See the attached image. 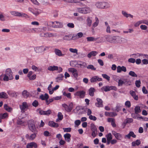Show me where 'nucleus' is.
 Segmentation results:
<instances>
[{
	"instance_id": "34",
	"label": "nucleus",
	"mask_w": 148,
	"mask_h": 148,
	"mask_svg": "<svg viewBox=\"0 0 148 148\" xmlns=\"http://www.w3.org/2000/svg\"><path fill=\"white\" fill-rule=\"evenodd\" d=\"M87 109V108L86 107H82L79 109L80 110V113L81 114H85Z\"/></svg>"
},
{
	"instance_id": "9",
	"label": "nucleus",
	"mask_w": 148,
	"mask_h": 148,
	"mask_svg": "<svg viewBox=\"0 0 148 148\" xmlns=\"http://www.w3.org/2000/svg\"><path fill=\"white\" fill-rule=\"evenodd\" d=\"M102 80V79L101 78H100L97 76H95L92 77L90 79V81L91 83L95 82L97 81L99 82Z\"/></svg>"
},
{
	"instance_id": "52",
	"label": "nucleus",
	"mask_w": 148,
	"mask_h": 148,
	"mask_svg": "<svg viewBox=\"0 0 148 148\" xmlns=\"http://www.w3.org/2000/svg\"><path fill=\"white\" fill-rule=\"evenodd\" d=\"M58 119L60 120H62L63 118V115L61 112H58Z\"/></svg>"
},
{
	"instance_id": "51",
	"label": "nucleus",
	"mask_w": 148,
	"mask_h": 148,
	"mask_svg": "<svg viewBox=\"0 0 148 148\" xmlns=\"http://www.w3.org/2000/svg\"><path fill=\"white\" fill-rule=\"evenodd\" d=\"M129 74L132 77H137V74L134 72L132 71H130L129 73Z\"/></svg>"
},
{
	"instance_id": "54",
	"label": "nucleus",
	"mask_w": 148,
	"mask_h": 148,
	"mask_svg": "<svg viewBox=\"0 0 148 148\" xmlns=\"http://www.w3.org/2000/svg\"><path fill=\"white\" fill-rule=\"evenodd\" d=\"M32 104L33 106L36 107L38 105V102L37 101L35 100L33 102Z\"/></svg>"
},
{
	"instance_id": "14",
	"label": "nucleus",
	"mask_w": 148,
	"mask_h": 148,
	"mask_svg": "<svg viewBox=\"0 0 148 148\" xmlns=\"http://www.w3.org/2000/svg\"><path fill=\"white\" fill-rule=\"evenodd\" d=\"M97 103H95L96 106L98 107H103V101L102 99L99 98H98L97 99Z\"/></svg>"
},
{
	"instance_id": "27",
	"label": "nucleus",
	"mask_w": 148,
	"mask_h": 148,
	"mask_svg": "<svg viewBox=\"0 0 148 148\" xmlns=\"http://www.w3.org/2000/svg\"><path fill=\"white\" fill-rule=\"evenodd\" d=\"M43 46H41L39 47H37L34 48L35 51L36 53H39L43 51Z\"/></svg>"
},
{
	"instance_id": "55",
	"label": "nucleus",
	"mask_w": 148,
	"mask_h": 148,
	"mask_svg": "<svg viewBox=\"0 0 148 148\" xmlns=\"http://www.w3.org/2000/svg\"><path fill=\"white\" fill-rule=\"evenodd\" d=\"M64 1L69 3H75L77 2V0H63Z\"/></svg>"
},
{
	"instance_id": "17",
	"label": "nucleus",
	"mask_w": 148,
	"mask_h": 148,
	"mask_svg": "<svg viewBox=\"0 0 148 148\" xmlns=\"http://www.w3.org/2000/svg\"><path fill=\"white\" fill-rule=\"evenodd\" d=\"M48 125L50 126L54 127L57 128L59 127L58 123H56L52 121H49V122Z\"/></svg>"
},
{
	"instance_id": "56",
	"label": "nucleus",
	"mask_w": 148,
	"mask_h": 148,
	"mask_svg": "<svg viewBox=\"0 0 148 148\" xmlns=\"http://www.w3.org/2000/svg\"><path fill=\"white\" fill-rule=\"evenodd\" d=\"M102 76L105 79H107L108 81L110 80V77L106 74H102Z\"/></svg>"
},
{
	"instance_id": "5",
	"label": "nucleus",
	"mask_w": 148,
	"mask_h": 148,
	"mask_svg": "<svg viewBox=\"0 0 148 148\" xmlns=\"http://www.w3.org/2000/svg\"><path fill=\"white\" fill-rule=\"evenodd\" d=\"M20 108L21 110V112L24 113L28 108V106L26 102H24L22 103V105H20Z\"/></svg>"
},
{
	"instance_id": "30",
	"label": "nucleus",
	"mask_w": 148,
	"mask_h": 148,
	"mask_svg": "<svg viewBox=\"0 0 148 148\" xmlns=\"http://www.w3.org/2000/svg\"><path fill=\"white\" fill-rule=\"evenodd\" d=\"M8 97V95L5 92L0 93V98L7 99Z\"/></svg>"
},
{
	"instance_id": "44",
	"label": "nucleus",
	"mask_w": 148,
	"mask_h": 148,
	"mask_svg": "<svg viewBox=\"0 0 148 148\" xmlns=\"http://www.w3.org/2000/svg\"><path fill=\"white\" fill-rule=\"evenodd\" d=\"M10 13L12 15L15 16H19L20 15V12L16 11H12L10 12Z\"/></svg>"
},
{
	"instance_id": "2",
	"label": "nucleus",
	"mask_w": 148,
	"mask_h": 148,
	"mask_svg": "<svg viewBox=\"0 0 148 148\" xmlns=\"http://www.w3.org/2000/svg\"><path fill=\"white\" fill-rule=\"evenodd\" d=\"M28 125L29 130L32 132H35L38 131L36 128L34 121L33 119L29 120L28 122Z\"/></svg>"
},
{
	"instance_id": "57",
	"label": "nucleus",
	"mask_w": 148,
	"mask_h": 148,
	"mask_svg": "<svg viewBox=\"0 0 148 148\" xmlns=\"http://www.w3.org/2000/svg\"><path fill=\"white\" fill-rule=\"evenodd\" d=\"M54 100V99L53 97L51 99H49V100H48V99H47L46 101V104L47 105H49L50 103L52 102Z\"/></svg>"
},
{
	"instance_id": "40",
	"label": "nucleus",
	"mask_w": 148,
	"mask_h": 148,
	"mask_svg": "<svg viewBox=\"0 0 148 148\" xmlns=\"http://www.w3.org/2000/svg\"><path fill=\"white\" fill-rule=\"evenodd\" d=\"M95 22L93 24L92 26L94 27H97L99 24V21L98 18L97 17H96L95 18Z\"/></svg>"
},
{
	"instance_id": "48",
	"label": "nucleus",
	"mask_w": 148,
	"mask_h": 148,
	"mask_svg": "<svg viewBox=\"0 0 148 148\" xmlns=\"http://www.w3.org/2000/svg\"><path fill=\"white\" fill-rule=\"evenodd\" d=\"M59 25H52V27L55 28H61L63 27V25L62 23H59Z\"/></svg>"
},
{
	"instance_id": "25",
	"label": "nucleus",
	"mask_w": 148,
	"mask_h": 148,
	"mask_svg": "<svg viewBox=\"0 0 148 148\" xmlns=\"http://www.w3.org/2000/svg\"><path fill=\"white\" fill-rule=\"evenodd\" d=\"M55 52L56 55L59 56H63L64 55V54H62L61 51L58 49H55Z\"/></svg>"
},
{
	"instance_id": "24",
	"label": "nucleus",
	"mask_w": 148,
	"mask_h": 148,
	"mask_svg": "<svg viewBox=\"0 0 148 148\" xmlns=\"http://www.w3.org/2000/svg\"><path fill=\"white\" fill-rule=\"evenodd\" d=\"M122 14L126 18L130 17L133 18V15L130 14H127L126 12L123 10L122 11Z\"/></svg>"
},
{
	"instance_id": "62",
	"label": "nucleus",
	"mask_w": 148,
	"mask_h": 148,
	"mask_svg": "<svg viewBox=\"0 0 148 148\" xmlns=\"http://www.w3.org/2000/svg\"><path fill=\"white\" fill-rule=\"evenodd\" d=\"M4 77L3 78V80L4 81H8L9 79V78L8 76L6 75L5 74L4 75Z\"/></svg>"
},
{
	"instance_id": "21",
	"label": "nucleus",
	"mask_w": 148,
	"mask_h": 148,
	"mask_svg": "<svg viewBox=\"0 0 148 148\" xmlns=\"http://www.w3.org/2000/svg\"><path fill=\"white\" fill-rule=\"evenodd\" d=\"M95 91V90L94 88L91 87L88 90V93L89 95L93 97L94 95V92Z\"/></svg>"
},
{
	"instance_id": "19",
	"label": "nucleus",
	"mask_w": 148,
	"mask_h": 148,
	"mask_svg": "<svg viewBox=\"0 0 148 148\" xmlns=\"http://www.w3.org/2000/svg\"><path fill=\"white\" fill-rule=\"evenodd\" d=\"M130 94L132 97L135 100L137 101L138 100V95H136V93L134 91L132 90H130Z\"/></svg>"
},
{
	"instance_id": "1",
	"label": "nucleus",
	"mask_w": 148,
	"mask_h": 148,
	"mask_svg": "<svg viewBox=\"0 0 148 148\" xmlns=\"http://www.w3.org/2000/svg\"><path fill=\"white\" fill-rule=\"evenodd\" d=\"M95 5L98 9H107L110 7V5L108 3L104 1H97Z\"/></svg>"
},
{
	"instance_id": "41",
	"label": "nucleus",
	"mask_w": 148,
	"mask_h": 148,
	"mask_svg": "<svg viewBox=\"0 0 148 148\" xmlns=\"http://www.w3.org/2000/svg\"><path fill=\"white\" fill-rule=\"evenodd\" d=\"M90 128L92 131H97V129L96 126L94 124L92 123L90 124Z\"/></svg>"
},
{
	"instance_id": "37",
	"label": "nucleus",
	"mask_w": 148,
	"mask_h": 148,
	"mask_svg": "<svg viewBox=\"0 0 148 148\" xmlns=\"http://www.w3.org/2000/svg\"><path fill=\"white\" fill-rule=\"evenodd\" d=\"M135 113L136 114H138L141 112L140 107L139 106H136L134 108Z\"/></svg>"
},
{
	"instance_id": "15",
	"label": "nucleus",
	"mask_w": 148,
	"mask_h": 148,
	"mask_svg": "<svg viewBox=\"0 0 148 148\" xmlns=\"http://www.w3.org/2000/svg\"><path fill=\"white\" fill-rule=\"evenodd\" d=\"M117 43H123L127 42V40L125 38L117 36Z\"/></svg>"
},
{
	"instance_id": "53",
	"label": "nucleus",
	"mask_w": 148,
	"mask_h": 148,
	"mask_svg": "<svg viewBox=\"0 0 148 148\" xmlns=\"http://www.w3.org/2000/svg\"><path fill=\"white\" fill-rule=\"evenodd\" d=\"M63 95L64 96H66L67 97L71 99V94L70 93H67L65 92H63Z\"/></svg>"
},
{
	"instance_id": "60",
	"label": "nucleus",
	"mask_w": 148,
	"mask_h": 148,
	"mask_svg": "<svg viewBox=\"0 0 148 148\" xmlns=\"http://www.w3.org/2000/svg\"><path fill=\"white\" fill-rule=\"evenodd\" d=\"M135 83L136 86L137 87L139 88L140 87L141 84L140 80H136Z\"/></svg>"
},
{
	"instance_id": "35",
	"label": "nucleus",
	"mask_w": 148,
	"mask_h": 148,
	"mask_svg": "<svg viewBox=\"0 0 148 148\" xmlns=\"http://www.w3.org/2000/svg\"><path fill=\"white\" fill-rule=\"evenodd\" d=\"M98 38H95L93 37H88L86 38L87 41L88 42L94 41L97 40Z\"/></svg>"
},
{
	"instance_id": "32",
	"label": "nucleus",
	"mask_w": 148,
	"mask_h": 148,
	"mask_svg": "<svg viewBox=\"0 0 148 148\" xmlns=\"http://www.w3.org/2000/svg\"><path fill=\"white\" fill-rule=\"evenodd\" d=\"M64 77L63 74H59L58 75V76L56 78V82H58L60 80H62V78Z\"/></svg>"
},
{
	"instance_id": "20",
	"label": "nucleus",
	"mask_w": 148,
	"mask_h": 148,
	"mask_svg": "<svg viewBox=\"0 0 148 148\" xmlns=\"http://www.w3.org/2000/svg\"><path fill=\"white\" fill-rule=\"evenodd\" d=\"M39 98L42 100H45L46 101V100L49 98V96L47 94L45 93L44 95L43 94L41 95L40 96Z\"/></svg>"
},
{
	"instance_id": "39",
	"label": "nucleus",
	"mask_w": 148,
	"mask_h": 148,
	"mask_svg": "<svg viewBox=\"0 0 148 148\" xmlns=\"http://www.w3.org/2000/svg\"><path fill=\"white\" fill-rule=\"evenodd\" d=\"M73 38V37L71 36V35H66L63 37V39L65 40H70Z\"/></svg>"
},
{
	"instance_id": "4",
	"label": "nucleus",
	"mask_w": 148,
	"mask_h": 148,
	"mask_svg": "<svg viewBox=\"0 0 148 148\" xmlns=\"http://www.w3.org/2000/svg\"><path fill=\"white\" fill-rule=\"evenodd\" d=\"M78 12L81 13L86 14L89 13L91 11L90 8L89 7L85 8H79L77 9Z\"/></svg>"
},
{
	"instance_id": "58",
	"label": "nucleus",
	"mask_w": 148,
	"mask_h": 148,
	"mask_svg": "<svg viewBox=\"0 0 148 148\" xmlns=\"http://www.w3.org/2000/svg\"><path fill=\"white\" fill-rule=\"evenodd\" d=\"M107 139L111 140L112 139V135L111 133H109L108 135H106Z\"/></svg>"
},
{
	"instance_id": "61",
	"label": "nucleus",
	"mask_w": 148,
	"mask_h": 148,
	"mask_svg": "<svg viewBox=\"0 0 148 148\" xmlns=\"http://www.w3.org/2000/svg\"><path fill=\"white\" fill-rule=\"evenodd\" d=\"M89 119L92 120L96 121L97 120V118L95 116H93L92 115H90L89 117Z\"/></svg>"
},
{
	"instance_id": "46",
	"label": "nucleus",
	"mask_w": 148,
	"mask_h": 148,
	"mask_svg": "<svg viewBox=\"0 0 148 148\" xmlns=\"http://www.w3.org/2000/svg\"><path fill=\"white\" fill-rule=\"evenodd\" d=\"M38 10H39L38 9H35L33 10V12H32V13L35 16H37L39 14Z\"/></svg>"
},
{
	"instance_id": "38",
	"label": "nucleus",
	"mask_w": 148,
	"mask_h": 148,
	"mask_svg": "<svg viewBox=\"0 0 148 148\" xmlns=\"http://www.w3.org/2000/svg\"><path fill=\"white\" fill-rule=\"evenodd\" d=\"M8 117V114L6 112L3 114H0V118L1 119H4Z\"/></svg>"
},
{
	"instance_id": "26",
	"label": "nucleus",
	"mask_w": 148,
	"mask_h": 148,
	"mask_svg": "<svg viewBox=\"0 0 148 148\" xmlns=\"http://www.w3.org/2000/svg\"><path fill=\"white\" fill-rule=\"evenodd\" d=\"M38 131L35 132H32L33 133L30 136V140H33L36 138Z\"/></svg>"
},
{
	"instance_id": "7",
	"label": "nucleus",
	"mask_w": 148,
	"mask_h": 148,
	"mask_svg": "<svg viewBox=\"0 0 148 148\" xmlns=\"http://www.w3.org/2000/svg\"><path fill=\"white\" fill-rule=\"evenodd\" d=\"M5 74L8 76L10 80H12L13 78L12 76V72L11 69L8 68L5 71Z\"/></svg>"
},
{
	"instance_id": "28",
	"label": "nucleus",
	"mask_w": 148,
	"mask_h": 148,
	"mask_svg": "<svg viewBox=\"0 0 148 148\" xmlns=\"http://www.w3.org/2000/svg\"><path fill=\"white\" fill-rule=\"evenodd\" d=\"M4 108L5 110L9 112H11L12 110V108L8 106L7 104H5L4 105Z\"/></svg>"
},
{
	"instance_id": "31",
	"label": "nucleus",
	"mask_w": 148,
	"mask_h": 148,
	"mask_svg": "<svg viewBox=\"0 0 148 148\" xmlns=\"http://www.w3.org/2000/svg\"><path fill=\"white\" fill-rule=\"evenodd\" d=\"M79 62H80V63H79L77 62V61H72L70 63V65L71 66H72L73 67L75 66V64H76V65L78 64V65H79L81 66V64H82V62H81L80 61H79Z\"/></svg>"
},
{
	"instance_id": "59",
	"label": "nucleus",
	"mask_w": 148,
	"mask_h": 148,
	"mask_svg": "<svg viewBox=\"0 0 148 148\" xmlns=\"http://www.w3.org/2000/svg\"><path fill=\"white\" fill-rule=\"evenodd\" d=\"M69 50L72 53H76L77 54V50L76 49L70 48L69 49Z\"/></svg>"
},
{
	"instance_id": "33",
	"label": "nucleus",
	"mask_w": 148,
	"mask_h": 148,
	"mask_svg": "<svg viewBox=\"0 0 148 148\" xmlns=\"http://www.w3.org/2000/svg\"><path fill=\"white\" fill-rule=\"evenodd\" d=\"M62 106L64 108L65 110L68 112H70L71 108H69V106L66 104H62Z\"/></svg>"
},
{
	"instance_id": "22",
	"label": "nucleus",
	"mask_w": 148,
	"mask_h": 148,
	"mask_svg": "<svg viewBox=\"0 0 148 148\" xmlns=\"http://www.w3.org/2000/svg\"><path fill=\"white\" fill-rule=\"evenodd\" d=\"M71 135L69 133H66L64 135L65 140L68 142H70L71 140Z\"/></svg>"
},
{
	"instance_id": "12",
	"label": "nucleus",
	"mask_w": 148,
	"mask_h": 148,
	"mask_svg": "<svg viewBox=\"0 0 148 148\" xmlns=\"http://www.w3.org/2000/svg\"><path fill=\"white\" fill-rule=\"evenodd\" d=\"M85 92L83 91H79L77 92L75 94V96H79L80 98H83L85 96Z\"/></svg>"
},
{
	"instance_id": "49",
	"label": "nucleus",
	"mask_w": 148,
	"mask_h": 148,
	"mask_svg": "<svg viewBox=\"0 0 148 148\" xmlns=\"http://www.w3.org/2000/svg\"><path fill=\"white\" fill-rule=\"evenodd\" d=\"M87 68L88 69H91L94 71L96 70V68H95L91 64L89 65L88 66H87Z\"/></svg>"
},
{
	"instance_id": "47",
	"label": "nucleus",
	"mask_w": 148,
	"mask_h": 148,
	"mask_svg": "<svg viewBox=\"0 0 148 148\" xmlns=\"http://www.w3.org/2000/svg\"><path fill=\"white\" fill-rule=\"evenodd\" d=\"M124 79H123V80H122L121 79H120L119 80L118 82V86H122L123 84H125Z\"/></svg>"
},
{
	"instance_id": "18",
	"label": "nucleus",
	"mask_w": 148,
	"mask_h": 148,
	"mask_svg": "<svg viewBox=\"0 0 148 148\" xmlns=\"http://www.w3.org/2000/svg\"><path fill=\"white\" fill-rule=\"evenodd\" d=\"M131 136L134 138H135L136 137V135L134 134V132L132 131L130 132L128 134L126 135L125 136V138H127L129 139L130 138V137Z\"/></svg>"
},
{
	"instance_id": "13",
	"label": "nucleus",
	"mask_w": 148,
	"mask_h": 148,
	"mask_svg": "<svg viewBox=\"0 0 148 148\" xmlns=\"http://www.w3.org/2000/svg\"><path fill=\"white\" fill-rule=\"evenodd\" d=\"M127 70L125 67L122 66L121 67L120 66H119L117 68V71L118 73H120L121 71L125 72Z\"/></svg>"
},
{
	"instance_id": "10",
	"label": "nucleus",
	"mask_w": 148,
	"mask_h": 148,
	"mask_svg": "<svg viewBox=\"0 0 148 148\" xmlns=\"http://www.w3.org/2000/svg\"><path fill=\"white\" fill-rule=\"evenodd\" d=\"M37 148L38 147L37 144L34 142H32L27 144L26 148Z\"/></svg>"
},
{
	"instance_id": "11",
	"label": "nucleus",
	"mask_w": 148,
	"mask_h": 148,
	"mask_svg": "<svg viewBox=\"0 0 148 148\" xmlns=\"http://www.w3.org/2000/svg\"><path fill=\"white\" fill-rule=\"evenodd\" d=\"M112 134L113 135L115 138L118 140H121L122 138V134L117 133L116 132L114 131H112Z\"/></svg>"
},
{
	"instance_id": "64",
	"label": "nucleus",
	"mask_w": 148,
	"mask_h": 148,
	"mask_svg": "<svg viewBox=\"0 0 148 148\" xmlns=\"http://www.w3.org/2000/svg\"><path fill=\"white\" fill-rule=\"evenodd\" d=\"M143 64H148V60L146 59H144L142 61Z\"/></svg>"
},
{
	"instance_id": "50",
	"label": "nucleus",
	"mask_w": 148,
	"mask_h": 148,
	"mask_svg": "<svg viewBox=\"0 0 148 148\" xmlns=\"http://www.w3.org/2000/svg\"><path fill=\"white\" fill-rule=\"evenodd\" d=\"M63 129L64 132H71V127L63 128Z\"/></svg>"
},
{
	"instance_id": "6",
	"label": "nucleus",
	"mask_w": 148,
	"mask_h": 148,
	"mask_svg": "<svg viewBox=\"0 0 148 148\" xmlns=\"http://www.w3.org/2000/svg\"><path fill=\"white\" fill-rule=\"evenodd\" d=\"M38 110H40L39 113L40 115L49 116L52 113L50 109L48 110L47 111H44L41 110L40 108H39Z\"/></svg>"
},
{
	"instance_id": "45",
	"label": "nucleus",
	"mask_w": 148,
	"mask_h": 148,
	"mask_svg": "<svg viewBox=\"0 0 148 148\" xmlns=\"http://www.w3.org/2000/svg\"><path fill=\"white\" fill-rule=\"evenodd\" d=\"M88 26H90L91 25L92 23V20L90 17H88L86 20Z\"/></svg>"
},
{
	"instance_id": "8",
	"label": "nucleus",
	"mask_w": 148,
	"mask_h": 148,
	"mask_svg": "<svg viewBox=\"0 0 148 148\" xmlns=\"http://www.w3.org/2000/svg\"><path fill=\"white\" fill-rule=\"evenodd\" d=\"M68 70L69 72L72 73L73 75L75 78H77L78 77V72L77 70L75 68H70Z\"/></svg>"
},
{
	"instance_id": "3",
	"label": "nucleus",
	"mask_w": 148,
	"mask_h": 148,
	"mask_svg": "<svg viewBox=\"0 0 148 148\" xmlns=\"http://www.w3.org/2000/svg\"><path fill=\"white\" fill-rule=\"evenodd\" d=\"M117 36H114L110 35H105L104 38L108 42L113 43H117Z\"/></svg>"
},
{
	"instance_id": "29",
	"label": "nucleus",
	"mask_w": 148,
	"mask_h": 148,
	"mask_svg": "<svg viewBox=\"0 0 148 148\" xmlns=\"http://www.w3.org/2000/svg\"><path fill=\"white\" fill-rule=\"evenodd\" d=\"M22 32H26V33H32V32L31 28L25 27H24L23 28Z\"/></svg>"
},
{
	"instance_id": "36",
	"label": "nucleus",
	"mask_w": 148,
	"mask_h": 148,
	"mask_svg": "<svg viewBox=\"0 0 148 148\" xmlns=\"http://www.w3.org/2000/svg\"><path fill=\"white\" fill-rule=\"evenodd\" d=\"M23 96L25 97H27L29 95V93L26 90H24L22 92Z\"/></svg>"
},
{
	"instance_id": "63",
	"label": "nucleus",
	"mask_w": 148,
	"mask_h": 148,
	"mask_svg": "<svg viewBox=\"0 0 148 148\" xmlns=\"http://www.w3.org/2000/svg\"><path fill=\"white\" fill-rule=\"evenodd\" d=\"M140 56H143V58H146L148 59V55L143 53H138Z\"/></svg>"
},
{
	"instance_id": "16",
	"label": "nucleus",
	"mask_w": 148,
	"mask_h": 148,
	"mask_svg": "<svg viewBox=\"0 0 148 148\" xmlns=\"http://www.w3.org/2000/svg\"><path fill=\"white\" fill-rule=\"evenodd\" d=\"M7 93L9 95L12 97H16L17 96V92L14 91L9 90Z\"/></svg>"
},
{
	"instance_id": "43",
	"label": "nucleus",
	"mask_w": 148,
	"mask_h": 148,
	"mask_svg": "<svg viewBox=\"0 0 148 148\" xmlns=\"http://www.w3.org/2000/svg\"><path fill=\"white\" fill-rule=\"evenodd\" d=\"M125 85L126 86H130L131 85V82L128 79H124Z\"/></svg>"
},
{
	"instance_id": "23",
	"label": "nucleus",
	"mask_w": 148,
	"mask_h": 148,
	"mask_svg": "<svg viewBox=\"0 0 148 148\" xmlns=\"http://www.w3.org/2000/svg\"><path fill=\"white\" fill-rule=\"evenodd\" d=\"M58 70V67L57 66H50L48 68V70L50 71H54Z\"/></svg>"
},
{
	"instance_id": "42",
	"label": "nucleus",
	"mask_w": 148,
	"mask_h": 148,
	"mask_svg": "<svg viewBox=\"0 0 148 148\" xmlns=\"http://www.w3.org/2000/svg\"><path fill=\"white\" fill-rule=\"evenodd\" d=\"M101 90H104L105 92H107L110 90V86H103L101 88Z\"/></svg>"
}]
</instances>
